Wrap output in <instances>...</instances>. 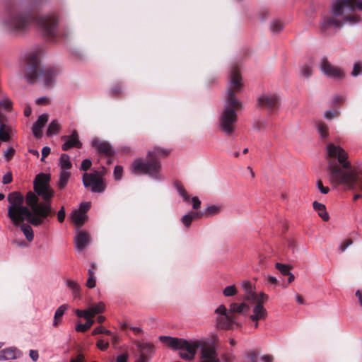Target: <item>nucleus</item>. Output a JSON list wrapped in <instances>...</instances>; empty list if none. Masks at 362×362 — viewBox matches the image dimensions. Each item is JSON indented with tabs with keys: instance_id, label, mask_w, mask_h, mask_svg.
Listing matches in <instances>:
<instances>
[{
	"instance_id": "7ed1b4c3",
	"label": "nucleus",
	"mask_w": 362,
	"mask_h": 362,
	"mask_svg": "<svg viewBox=\"0 0 362 362\" xmlns=\"http://www.w3.org/2000/svg\"><path fill=\"white\" fill-rule=\"evenodd\" d=\"M327 171L329 180L336 186L344 185L349 189L358 187L362 190V172L352 168L347 153L339 146L329 144Z\"/></svg>"
},
{
	"instance_id": "a878e982",
	"label": "nucleus",
	"mask_w": 362,
	"mask_h": 362,
	"mask_svg": "<svg viewBox=\"0 0 362 362\" xmlns=\"http://www.w3.org/2000/svg\"><path fill=\"white\" fill-rule=\"evenodd\" d=\"M30 225L31 224L30 223H25L23 222H21V223L17 226L21 228V230L25 236L26 240L30 243L34 239V233Z\"/></svg>"
},
{
	"instance_id": "5fc2aeb1",
	"label": "nucleus",
	"mask_w": 362,
	"mask_h": 362,
	"mask_svg": "<svg viewBox=\"0 0 362 362\" xmlns=\"http://www.w3.org/2000/svg\"><path fill=\"white\" fill-rule=\"evenodd\" d=\"M96 346L100 350L104 351L109 347V343L105 342L103 339H98Z\"/></svg>"
},
{
	"instance_id": "72a5a7b5",
	"label": "nucleus",
	"mask_w": 362,
	"mask_h": 362,
	"mask_svg": "<svg viewBox=\"0 0 362 362\" xmlns=\"http://www.w3.org/2000/svg\"><path fill=\"white\" fill-rule=\"evenodd\" d=\"M59 164L62 168V170H66L71 168L72 165L69 160V156L66 154L63 153L61 155L59 158Z\"/></svg>"
},
{
	"instance_id": "f8f14e48",
	"label": "nucleus",
	"mask_w": 362,
	"mask_h": 362,
	"mask_svg": "<svg viewBox=\"0 0 362 362\" xmlns=\"http://www.w3.org/2000/svg\"><path fill=\"white\" fill-rule=\"evenodd\" d=\"M202 362H221L214 346L204 345L201 350Z\"/></svg>"
},
{
	"instance_id": "dca6fc26",
	"label": "nucleus",
	"mask_w": 362,
	"mask_h": 362,
	"mask_svg": "<svg viewBox=\"0 0 362 362\" xmlns=\"http://www.w3.org/2000/svg\"><path fill=\"white\" fill-rule=\"evenodd\" d=\"M198 346L191 344L187 341V344H184L180 350V357L186 361L192 360L196 354Z\"/></svg>"
},
{
	"instance_id": "473e14b6",
	"label": "nucleus",
	"mask_w": 362,
	"mask_h": 362,
	"mask_svg": "<svg viewBox=\"0 0 362 362\" xmlns=\"http://www.w3.org/2000/svg\"><path fill=\"white\" fill-rule=\"evenodd\" d=\"M60 130V125L57 120H53L49 124L47 135L48 136H52V135L57 134Z\"/></svg>"
},
{
	"instance_id": "20e7f679",
	"label": "nucleus",
	"mask_w": 362,
	"mask_h": 362,
	"mask_svg": "<svg viewBox=\"0 0 362 362\" xmlns=\"http://www.w3.org/2000/svg\"><path fill=\"white\" fill-rule=\"evenodd\" d=\"M242 87L240 72L237 66H234L230 71L225 107L219 117L220 128L228 136L232 135L235 132V125L238 120L236 111L242 107V103L235 96Z\"/></svg>"
},
{
	"instance_id": "680f3d73",
	"label": "nucleus",
	"mask_w": 362,
	"mask_h": 362,
	"mask_svg": "<svg viewBox=\"0 0 362 362\" xmlns=\"http://www.w3.org/2000/svg\"><path fill=\"white\" fill-rule=\"evenodd\" d=\"M86 286L93 288L95 286V276H88L86 281Z\"/></svg>"
},
{
	"instance_id": "a18cd8bd",
	"label": "nucleus",
	"mask_w": 362,
	"mask_h": 362,
	"mask_svg": "<svg viewBox=\"0 0 362 362\" xmlns=\"http://www.w3.org/2000/svg\"><path fill=\"white\" fill-rule=\"evenodd\" d=\"M344 100L345 98L343 96L336 95L333 96L332 103L334 107H339L344 102Z\"/></svg>"
},
{
	"instance_id": "0e129e2a",
	"label": "nucleus",
	"mask_w": 362,
	"mask_h": 362,
	"mask_svg": "<svg viewBox=\"0 0 362 362\" xmlns=\"http://www.w3.org/2000/svg\"><path fill=\"white\" fill-rule=\"evenodd\" d=\"M129 358L128 353H124L123 354H120L117 356L116 362H127Z\"/></svg>"
},
{
	"instance_id": "e433bc0d",
	"label": "nucleus",
	"mask_w": 362,
	"mask_h": 362,
	"mask_svg": "<svg viewBox=\"0 0 362 362\" xmlns=\"http://www.w3.org/2000/svg\"><path fill=\"white\" fill-rule=\"evenodd\" d=\"M221 212V206L216 205H210L206 210L204 215L206 216H212Z\"/></svg>"
},
{
	"instance_id": "5701e85b",
	"label": "nucleus",
	"mask_w": 362,
	"mask_h": 362,
	"mask_svg": "<svg viewBox=\"0 0 362 362\" xmlns=\"http://www.w3.org/2000/svg\"><path fill=\"white\" fill-rule=\"evenodd\" d=\"M71 219L72 221L75 223L78 227H81L87 220V216L86 213L79 210H74L71 213Z\"/></svg>"
},
{
	"instance_id": "c85d7f7f",
	"label": "nucleus",
	"mask_w": 362,
	"mask_h": 362,
	"mask_svg": "<svg viewBox=\"0 0 362 362\" xmlns=\"http://www.w3.org/2000/svg\"><path fill=\"white\" fill-rule=\"evenodd\" d=\"M105 305L103 302H99L98 303L89 307L88 309L90 317L93 318L95 315L102 313L105 310Z\"/></svg>"
},
{
	"instance_id": "a211bd4d",
	"label": "nucleus",
	"mask_w": 362,
	"mask_h": 362,
	"mask_svg": "<svg viewBox=\"0 0 362 362\" xmlns=\"http://www.w3.org/2000/svg\"><path fill=\"white\" fill-rule=\"evenodd\" d=\"M76 248L81 251L90 243V236L87 232L79 231L74 238Z\"/></svg>"
},
{
	"instance_id": "774afa93",
	"label": "nucleus",
	"mask_w": 362,
	"mask_h": 362,
	"mask_svg": "<svg viewBox=\"0 0 362 362\" xmlns=\"http://www.w3.org/2000/svg\"><path fill=\"white\" fill-rule=\"evenodd\" d=\"M70 362H86L83 354H78L76 358H72Z\"/></svg>"
},
{
	"instance_id": "1a4fd4ad",
	"label": "nucleus",
	"mask_w": 362,
	"mask_h": 362,
	"mask_svg": "<svg viewBox=\"0 0 362 362\" xmlns=\"http://www.w3.org/2000/svg\"><path fill=\"white\" fill-rule=\"evenodd\" d=\"M280 105V98L276 94H263L257 99V107L267 109L269 112L277 110Z\"/></svg>"
},
{
	"instance_id": "3c124183",
	"label": "nucleus",
	"mask_w": 362,
	"mask_h": 362,
	"mask_svg": "<svg viewBox=\"0 0 362 362\" xmlns=\"http://www.w3.org/2000/svg\"><path fill=\"white\" fill-rule=\"evenodd\" d=\"M92 162L90 159H84L81 163L80 169L86 172L90 168Z\"/></svg>"
},
{
	"instance_id": "6e6d98bb",
	"label": "nucleus",
	"mask_w": 362,
	"mask_h": 362,
	"mask_svg": "<svg viewBox=\"0 0 362 362\" xmlns=\"http://www.w3.org/2000/svg\"><path fill=\"white\" fill-rule=\"evenodd\" d=\"M215 313L218 315H229V310H228L224 305H221L215 310Z\"/></svg>"
},
{
	"instance_id": "c756f323",
	"label": "nucleus",
	"mask_w": 362,
	"mask_h": 362,
	"mask_svg": "<svg viewBox=\"0 0 362 362\" xmlns=\"http://www.w3.org/2000/svg\"><path fill=\"white\" fill-rule=\"evenodd\" d=\"M94 322L93 317L86 318V322L85 324L78 323L75 329L78 332H86L93 325Z\"/></svg>"
},
{
	"instance_id": "6ab92c4d",
	"label": "nucleus",
	"mask_w": 362,
	"mask_h": 362,
	"mask_svg": "<svg viewBox=\"0 0 362 362\" xmlns=\"http://www.w3.org/2000/svg\"><path fill=\"white\" fill-rule=\"evenodd\" d=\"M267 316V312L264 308L262 302L258 300V303L253 308V315L250 316V319L253 322H258L261 320H264Z\"/></svg>"
},
{
	"instance_id": "b1692460",
	"label": "nucleus",
	"mask_w": 362,
	"mask_h": 362,
	"mask_svg": "<svg viewBox=\"0 0 362 362\" xmlns=\"http://www.w3.org/2000/svg\"><path fill=\"white\" fill-rule=\"evenodd\" d=\"M313 209L317 212L318 216L324 221H328L329 216L327 211L326 206L325 204L315 201L313 203Z\"/></svg>"
},
{
	"instance_id": "423d86ee",
	"label": "nucleus",
	"mask_w": 362,
	"mask_h": 362,
	"mask_svg": "<svg viewBox=\"0 0 362 362\" xmlns=\"http://www.w3.org/2000/svg\"><path fill=\"white\" fill-rule=\"evenodd\" d=\"M170 151L160 147H155L147 153L146 158H136L132 161L130 170L134 175H148L149 177L159 180L161 170L160 158H165Z\"/></svg>"
},
{
	"instance_id": "8fccbe9b",
	"label": "nucleus",
	"mask_w": 362,
	"mask_h": 362,
	"mask_svg": "<svg viewBox=\"0 0 362 362\" xmlns=\"http://www.w3.org/2000/svg\"><path fill=\"white\" fill-rule=\"evenodd\" d=\"M75 313L78 317H84L86 319L90 317L88 309L84 310L77 309L75 310Z\"/></svg>"
},
{
	"instance_id": "bb28decb",
	"label": "nucleus",
	"mask_w": 362,
	"mask_h": 362,
	"mask_svg": "<svg viewBox=\"0 0 362 362\" xmlns=\"http://www.w3.org/2000/svg\"><path fill=\"white\" fill-rule=\"evenodd\" d=\"M243 288L246 293V296L245 297L246 300H257V294L253 291L252 284L250 281H244L243 283Z\"/></svg>"
},
{
	"instance_id": "6e6552de",
	"label": "nucleus",
	"mask_w": 362,
	"mask_h": 362,
	"mask_svg": "<svg viewBox=\"0 0 362 362\" xmlns=\"http://www.w3.org/2000/svg\"><path fill=\"white\" fill-rule=\"evenodd\" d=\"M104 173L95 170L93 173H85L82 176V181L86 188H90L94 193H102L106 189V184L103 179Z\"/></svg>"
},
{
	"instance_id": "c03bdc74",
	"label": "nucleus",
	"mask_w": 362,
	"mask_h": 362,
	"mask_svg": "<svg viewBox=\"0 0 362 362\" xmlns=\"http://www.w3.org/2000/svg\"><path fill=\"white\" fill-rule=\"evenodd\" d=\"M236 288L233 286H228L226 287L223 290V294L225 296H233L236 293Z\"/></svg>"
},
{
	"instance_id": "ddd939ff",
	"label": "nucleus",
	"mask_w": 362,
	"mask_h": 362,
	"mask_svg": "<svg viewBox=\"0 0 362 362\" xmlns=\"http://www.w3.org/2000/svg\"><path fill=\"white\" fill-rule=\"evenodd\" d=\"M137 347L139 349V359L144 362H148L153 356L155 352V346L149 342L138 343Z\"/></svg>"
},
{
	"instance_id": "864d4df0",
	"label": "nucleus",
	"mask_w": 362,
	"mask_h": 362,
	"mask_svg": "<svg viewBox=\"0 0 362 362\" xmlns=\"http://www.w3.org/2000/svg\"><path fill=\"white\" fill-rule=\"evenodd\" d=\"M259 352L257 350H252L248 354V357L251 360V362H257Z\"/></svg>"
},
{
	"instance_id": "9b49d317",
	"label": "nucleus",
	"mask_w": 362,
	"mask_h": 362,
	"mask_svg": "<svg viewBox=\"0 0 362 362\" xmlns=\"http://www.w3.org/2000/svg\"><path fill=\"white\" fill-rule=\"evenodd\" d=\"M61 139L65 141L62 146V148L64 151L71 148H81L82 147V143L79 140L76 130H74L71 135L62 136Z\"/></svg>"
},
{
	"instance_id": "09e8293b",
	"label": "nucleus",
	"mask_w": 362,
	"mask_h": 362,
	"mask_svg": "<svg viewBox=\"0 0 362 362\" xmlns=\"http://www.w3.org/2000/svg\"><path fill=\"white\" fill-rule=\"evenodd\" d=\"M362 72V64L361 62H356L352 70L351 74L354 76L359 75Z\"/></svg>"
},
{
	"instance_id": "0eeeda50",
	"label": "nucleus",
	"mask_w": 362,
	"mask_h": 362,
	"mask_svg": "<svg viewBox=\"0 0 362 362\" xmlns=\"http://www.w3.org/2000/svg\"><path fill=\"white\" fill-rule=\"evenodd\" d=\"M56 74L54 69H43L40 66L39 53H31L28 57L25 77L28 83H34L37 81H42L46 87L49 88L53 85Z\"/></svg>"
},
{
	"instance_id": "f704fd0d",
	"label": "nucleus",
	"mask_w": 362,
	"mask_h": 362,
	"mask_svg": "<svg viewBox=\"0 0 362 362\" xmlns=\"http://www.w3.org/2000/svg\"><path fill=\"white\" fill-rule=\"evenodd\" d=\"M174 185L179 193V194L183 198L185 202H188L189 199V195L184 188L183 185L180 181H175Z\"/></svg>"
},
{
	"instance_id": "338daca9",
	"label": "nucleus",
	"mask_w": 362,
	"mask_h": 362,
	"mask_svg": "<svg viewBox=\"0 0 362 362\" xmlns=\"http://www.w3.org/2000/svg\"><path fill=\"white\" fill-rule=\"evenodd\" d=\"M29 356L33 361H37L39 358L38 351L36 350H30Z\"/></svg>"
},
{
	"instance_id": "a19ab883",
	"label": "nucleus",
	"mask_w": 362,
	"mask_h": 362,
	"mask_svg": "<svg viewBox=\"0 0 362 362\" xmlns=\"http://www.w3.org/2000/svg\"><path fill=\"white\" fill-rule=\"evenodd\" d=\"M99 334H107V335L112 334L111 331L105 329V327L103 326H99V327L95 328L93 329V331L92 332V335H93V336Z\"/></svg>"
},
{
	"instance_id": "13d9d810",
	"label": "nucleus",
	"mask_w": 362,
	"mask_h": 362,
	"mask_svg": "<svg viewBox=\"0 0 362 362\" xmlns=\"http://www.w3.org/2000/svg\"><path fill=\"white\" fill-rule=\"evenodd\" d=\"M317 186L318 187V189H320V191L322 193V194H327L329 191V187H324L323 186V184H322V182L321 180H318L317 181Z\"/></svg>"
},
{
	"instance_id": "2f4dec72",
	"label": "nucleus",
	"mask_w": 362,
	"mask_h": 362,
	"mask_svg": "<svg viewBox=\"0 0 362 362\" xmlns=\"http://www.w3.org/2000/svg\"><path fill=\"white\" fill-rule=\"evenodd\" d=\"M66 286L72 291L74 298H79L81 286L76 281L68 279L66 281Z\"/></svg>"
},
{
	"instance_id": "ea45409f",
	"label": "nucleus",
	"mask_w": 362,
	"mask_h": 362,
	"mask_svg": "<svg viewBox=\"0 0 362 362\" xmlns=\"http://www.w3.org/2000/svg\"><path fill=\"white\" fill-rule=\"evenodd\" d=\"M284 28L283 23L279 21H274L271 23L270 29L273 33H279Z\"/></svg>"
},
{
	"instance_id": "aec40b11",
	"label": "nucleus",
	"mask_w": 362,
	"mask_h": 362,
	"mask_svg": "<svg viewBox=\"0 0 362 362\" xmlns=\"http://www.w3.org/2000/svg\"><path fill=\"white\" fill-rule=\"evenodd\" d=\"M48 121V115L47 114H42L39 116L36 122L33 124L32 131L33 135L36 138H40L42 136V129Z\"/></svg>"
},
{
	"instance_id": "c9c22d12",
	"label": "nucleus",
	"mask_w": 362,
	"mask_h": 362,
	"mask_svg": "<svg viewBox=\"0 0 362 362\" xmlns=\"http://www.w3.org/2000/svg\"><path fill=\"white\" fill-rule=\"evenodd\" d=\"M275 268L281 272V274L286 276L290 274L292 267L288 264H284L279 262L276 263Z\"/></svg>"
},
{
	"instance_id": "393cba45",
	"label": "nucleus",
	"mask_w": 362,
	"mask_h": 362,
	"mask_svg": "<svg viewBox=\"0 0 362 362\" xmlns=\"http://www.w3.org/2000/svg\"><path fill=\"white\" fill-rule=\"evenodd\" d=\"M1 119L0 122V141L7 142L10 140V134L8 127L4 124L6 116L1 112Z\"/></svg>"
},
{
	"instance_id": "de8ad7c7",
	"label": "nucleus",
	"mask_w": 362,
	"mask_h": 362,
	"mask_svg": "<svg viewBox=\"0 0 362 362\" xmlns=\"http://www.w3.org/2000/svg\"><path fill=\"white\" fill-rule=\"evenodd\" d=\"M15 152H16V151L13 147L8 148L4 154L5 159L7 161L11 160L13 158V157L15 154Z\"/></svg>"
},
{
	"instance_id": "4468645a",
	"label": "nucleus",
	"mask_w": 362,
	"mask_h": 362,
	"mask_svg": "<svg viewBox=\"0 0 362 362\" xmlns=\"http://www.w3.org/2000/svg\"><path fill=\"white\" fill-rule=\"evenodd\" d=\"M92 146L95 148L100 154H103L107 156H112L115 154V151L111 145L107 141L95 139L92 141Z\"/></svg>"
},
{
	"instance_id": "7c9ffc66",
	"label": "nucleus",
	"mask_w": 362,
	"mask_h": 362,
	"mask_svg": "<svg viewBox=\"0 0 362 362\" xmlns=\"http://www.w3.org/2000/svg\"><path fill=\"white\" fill-rule=\"evenodd\" d=\"M71 176V173L67 170H62L59 180L58 182V187L59 189H64L68 183V180Z\"/></svg>"
},
{
	"instance_id": "412c9836",
	"label": "nucleus",
	"mask_w": 362,
	"mask_h": 362,
	"mask_svg": "<svg viewBox=\"0 0 362 362\" xmlns=\"http://www.w3.org/2000/svg\"><path fill=\"white\" fill-rule=\"evenodd\" d=\"M21 352L15 347H10L0 352V360H11L19 357Z\"/></svg>"
},
{
	"instance_id": "79ce46f5",
	"label": "nucleus",
	"mask_w": 362,
	"mask_h": 362,
	"mask_svg": "<svg viewBox=\"0 0 362 362\" xmlns=\"http://www.w3.org/2000/svg\"><path fill=\"white\" fill-rule=\"evenodd\" d=\"M193 220H194V218H193L192 216L191 215L190 212H189L187 214L183 216L181 218L182 223L187 228L189 227V226L191 225Z\"/></svg>"
},
{
	"instance_id": "69168bd1",
	"label": "nucleus",
	"mask_w": 362,
	"mask_h": 362,
	"mask_svg": "<svg viewBox=\"0 0 362 362\" xmlns=\"http://www.w3.org/2000/svg\"><path fill=\"white\" fill-rule=\"evenodd\" d=\"M221 358L223 362H233V356L231 354H223Z\"/></svg>"
},
{
	"instance_id": "f3484780",
	"label": "nucleus",
	"mask_w": 362,
	"mask_h": 362,
	"mask_svg": "<svg viewBox=\"0 0 362 362\" xmlns=\"http://www.w3.org/2000/svg\"><path fill=\"white\" fill-rule=\"evenodd\" d=\"M235 322V316L230 315H218L216 319L217 326L220 329H230Z\"/></svg>"
},
{
	"instance_id": "4c0bfd02",
	"label": "nucleus",
	"mask_w": 362,
	"mask_h": 362,
	"mask_svg": "<svg viewBox=\"0 0 362 362\" xmlns=\"http://www.w3.org/2000/svg\"><path fill=\"white\" fill-rule=\"evenodd\" d=\"M317 127L318 132L321 135L322 137L325 138L328 135V127L327 125L323 122H319L317 124Z\"/></svg>"
},
{
	"instance_id": "4d7b16f0",
	"label": "nucleus",
	"mask_w": 362,
	"mask_h": 362,
	"mask_svg": "<svg viewBox=\"0 0 362 362\" xmlns=\"http://www.w3.org/2000/svg\"><path fill=\"white\" fill-rule=\"evenodd\" d=\"M57 214V219L59 222L62 223L64 221L66 216L64 207L62 206L59 211L57 213L56 212L55 214Z\"/></svg>"
},
{
	"instance_id": "cd10ccee",
	"label": "nucleus",
	"mask_w": 362,
	"mask_h": 362,
	"mask_svg": "<svg viewBox=\"0 0 362 362\" xmlns=\"http://www.w3.org/2000/svg\"><path fill=\"white\" fill-rule=\"evenodd\" d=\"M68 305L66 304L60 305L55 311L53 320V326L57 327L59 323V319L64 315L67 310Z\"/></svg>"
},
{
	"instance_id": "bf43d9fd",
	"label": "nucleus",
	"mask_w": 362,
	"mask_h": 362,
	"mask_svg": "<svg viewBox=\"0 0 362 362\" xmlns=\"http://www.w3.org/2000/svg\"><path fill=\"white\" fill-rule=\"evenodd\" d=\"M352 240L351 239L345 240L339 246V250L341 252L345 251V250L352 244Z\"/></svg>"
},
{
	"instance_id": "39448f33",
	"label": "nucleus",
	"mask_w": 362,
	"mask_h": 362,
	"mask_svg": "<svg viewBox=\"0 0 362 362\" xmlns=\"http://www.w3.org/2000/svg\"><path fill=\"white\" fill-rule=\"evenodd\" d=\"M356 9L362 11L360 0H337L332 7L331 13L325 16L320 21L321 31L325 33L330 28H340L344 23H356L361 21L358 15L350 14Z\"/></svg>"
},
{
	"instance_id": "f257e3e1",
	"label": "nucleus",
	"mask_w": 362,
	"mask_h": 362,
	"mask_svg": "<svg viewBox=\"0 0 362 362\" xmlns=\"http://www.w3.org/2000/svg\"><path fill=\"white\" fill-rule=\"evenodd\" d=\"M50 175L38 174L33 182L35 192H28L25 202L29 206H23L24 199L19 192H13L8 195L10 206L8 207V216L14 226L27 221L35 227L49 222L55 216L56 210L52 208L54 189L50 187Z\"/></svg>"
},
{
	"instance_id": "2eb2a0df",
	"label": "nucleus",
	"mask_w": 362,
	"mask_h": 362,
	"mask_svg": "<svg viewBox=\"0 0 362 362\" xmlns=\"http://www.w3.org/2000/svg\"><path fill=\"white\" fill-rule=\"evenodd\" d=\"M160 342L166 344L169 348L177 350L180 349L184 344H187V340L168 336H160Z\"/></svg>"
},
{
	"instance_id": "9d476101",
	"label": "nucleus",
	"mask_w": 362,
	"mask_h": 362,
	"mask_svg": "<svg viewBox=\"0 0 362 362\" xmlns=\"http://www.w3.org/2000/svg\"><path fill=\"white\" fill-rule=\"evenodd\" d=\"M320 69L328 77L341 79L344 76V72L340 69L332 65L326 58L322 59Z\"/></svg>"
},
{
	"instance_id": "052dcab7",
	"label": "nucleus",
	"mask_w": 362,
	"mask_h": 362,
	"mask_svg": "<svg viewBox=\"0 0 362 362\" xmlns=\"http://www.w3.org/2000/svg\"><path fill=\"white\" fill-rule=\"evenodd\" d=\"M13 177L11 173L8 172L6 173L2 179V182L4 185L9 184L12 182Z\"/></svg>"
},
{
	"instance_id": "4be33fe9",
	"label": "nucleus",
	"mask_w": 362,
	"mask_h": 362,
	"mask_svg": "<svg viewBox=\"0 0 362 362\" xmlns=\"http://www.w3.org/2000/svg\"><path fill=\"white\" fill-rule=\"evenodd\" d=\"M249 310L250 306L244 302L241 303H233L230 305L229 313H230V315L235 316V313L243 314L245 313H247Z\"/></svg>"
},
{
	"instance_id": "58836bf2",
	"label": "nucleus",
	"mask_w": 362,
	"mask_h": 362,
	"mask_svg": "<svg viewBox=\"0 0 362 362\" xmlns=\"http://www.w3.org/2000/svg\"><path fill=\"white\" fill-rule=\"evenodd\" d=\"M300 73L304 77L309 78L313 74L312 66L309 64H305L302 66Z\"/></svg>"
},
{
	"instance_id": "603ef678",
	"label": "nucleus",
	"mask_w": 362,
	"mask_h": 362,
	"mask_svg": "<svg viewBox=\"0 0 362 362\" xmlns=\"http://www.w3.org/2000/svg\"><path fill=\"white\" fill-rule=\"evenodd\" d=\"M122 87L119 84L114 86L111 89L112 95L114 97H117L122 93Z\"/></svg>"
},
{
	"instance_id": "49530a36",
	"label": "nucleus",
	"mask_w": 362,
	"mask_h": 362,
	"mask_svg": "<svg viewBox=\"0 0 362 362\" xmlns=\"http://www.w3.org/2000/svg\"><path fill=\"white\" fill-rule=\"evenodd\" d=\"M123 173V168L121 165H116L114 169V177L116 180L122 178Z\"/></svg>"
},
{
	"instance_id": "37998d69",
	"label": "nucleus",
	"mask_w": 362,
	"mask_h": 362,
	"mask_svg": "<svg viewBox=\"0 0 362 362\" xmlns=\"http://www.w3.org/2000/svg\"><path fill=\"white\" fill-rule=\"evenodd\" d=\"M339 115H340V112L337 110H335L333 111L327 110L325 112V117L328 120L338 117Z\"/></svg>"
},
{
	"instance_id": "e2e57ef3",
	"label": "nucleus",
	"mask_w": 362,
	"mask_h": 362,
	"mask_svg": "<svg viewBox=\"0 0 362 362\" xmlns=\"http://www.w3.org/2000/svg\"><path fill=\"white\" fill-rule=\"evenodd\" d=\"M192 207L194 209H198L201 206V201L197 197H194L192 199Z\"/></svg>"
},
{
	"instance_id": "f03ea898",
	"label": "nucleus",
	"mask_w": 362,
	"mask_h": 362,
	"mask_svg": "<svg viewBox=\"0 0 362 362\" xmlns=\"http://www.w3.org/2000/svg\"><path fill=\"white\" fill-rule=\"evenodd\" d=\"M47 0H36L34 3H8L1 20L4 28L9 33L18 34L25 32L31 23L36 21L45 37L52 39L56 35L58 18L55 14L37 17L35 11Z\"/></svg>"
}]
</instances>
